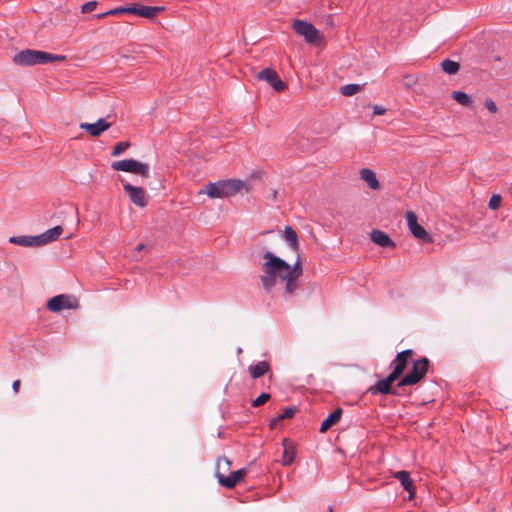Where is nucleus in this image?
<instances>
[{
	"instance_id": "obj_1",
	"label": "nucleus",
	"mask_w": 512,
	"mask_h": 512,
	"mask_svg": "<svg viewBox=\"0 0 512 512\" xmlns=\"http://www.w3.org/2000/svg\"><path fill=\"white\" fill-rule=\"evenodd\" d=\"M266 261L262 264L260 280L267 293H271L276 286L277 279L285 282V294L292 295L298 289V279L303 274V268L298 257L293 265L274 255L271 251L263 254Z\"/></svg>"
},
{
	"instance_id": "obj_2",
	"label": "nucleus",
	"mask_w": 512,
	"mask_h": 512,
	"mask_svg": "<svg viewBox=\"0 0 512 512\" xmlns=\"http://www.w3.org/2000/svg\"><path fill=\"white\" fill-rule=\"evenodd\" d=\"M65 56L56 55L45 51L25 49L13 56L14 64L18 66L43 65L50 62L63 61Z\"/></svg>"
},
{
	"instance_id": "obj_3",
	"label": "nucleus",
	"mask_w": 512,
	"mask_h": 512,
	"mask_svg": "<svg viewBox=\"0 0 512 512\" xmlns=\"http://www.w3.org/2000/svg\"><path fill=\"white\" fill-rule=\"evenodd\" d=\"M244 183L238 179H224L210 182L205 186V192L210 198H227L237 194Z\"/></svg>"
},
{
	"instance_id": "obj_4",
	"label": "nucleus",
	"mask_w": 512,
	"mask_h": 512,
	"mask_svg": "<svg viewBox=\"0 0 512 512\" xmlns=\"http://www.w3.org/2000/svg\"><path fill=\"white\" fill-rule=\"evenodd\" d=\"M224 466V468L228 469L231 465V462L226 457H219L216 463V477L218 479V482L229 489L234 488L241 480L243 479V476L246 474V469L242 468L236 471H232L229 476H225L224 474L220 473V469Z\"/></svg>"
},
{
	"instance_id": "obj_5",
	"label": "nucleus",
	"mask_w": 512,
	"mask_h": 512,
	"mask_svg": "<svg viewBox=\"0 0 512 512\" xmlns=\"http://www.w3.org/2000/svg\"><path fill=\"white\" fill-rule=\"evenodd\" d=\"M429 359L423 357L413 362L410 372L398 381L396 387L411 386L417 384L428 372Z\"/></svg>"
},
{
	"instance_id": "obj_6",
	"label": "nucleus",
	"mask_w": 512,
	"mask_h": 512,
	"mask_svg": "<svg viewBox=\"0 0 512 512\" xmlns=\"http://www.w3.org/2000/svg\"><path fill=\"white\" fill-rule=\"evenodd\" d=\"M111 167L115 171L129 172L144 178L149 177V165L132 158L113 162Z\"/></svg>"
},
{
	"instance_id": "obj_7",
	"label": "nucleus",
	"mask_w": 512,
	"mask_h": 512,
	"mask_svg": "<svg viewBox=\"0 0 512 512\" xmlns=\"http://www.w3.org/2000/svg\"><path fill=\"white\" fill-rule=\"evenodd\" d=\"M292 28L296 34L303 36L309 44H317L321 40L320 31L311 23L303 20H296L292 24Z\"/></svg>"
},
{
	"instance_id": "obj_8",
	"label": "nucleus",
	"mask_w": 512,
	"mask_h": 512,
	"mask_svg": "<svg viewBox=\"0 0 512 512\" xmlns=\"http://www.w3.org/2000/svg\"><path fill=\"white\" fill-rule=\"evenodd\" d=\"M79 307L78 299L73 295L59 294L50 298L47 302V308L52 312H59L63 309H77Z\"/></svg>"
},
{
	"instance_id": "obj_9",
	"label": "nucleus",
	"mask_w": 512,
	"mask_h": 512,
	"mask_svg": "<svg viewBox=\"0 0 512 512\" xmlns=\"http://www.w3.org/2000/svg\"><path fill=\"white\" fill-rule=\"evenodd\" d=\"M407 224L412 235L425 242L431 243L433 241L431 235L417 222V216L413 211H407L406 213Z\"/></svg>"
},
{
	"instance_id": "obj_10",
	"label": "nucleus",
	"mask_w": 512,
	"mask_h": 512,
	"mask_svg": "<svg viewBox=\"0 0 512 512\" xmlns=\"http://www.w3.org/2000/svg\"><path fill=\"white\" fill-rule=\"evenodd\" d=\"M414 354L412 349H407L399 352L395 359L391 362L390 368L392 369L390 375H392L396 380L403 374L405 369L408 366L409 358Z\"/></svg>"
},
{
	"instance_id": "obj_11",
	"label": "nucleus",
	"mask_w": 512,
	"mask_h": 512,
	"mask_svg": "<svg viewBox=\"0 0 512 512\" xmlns=\"http://www.w3.org/2000/svg\"><path fill=\"white\" fill-rule=\"evenodd\" d=\"M396 381V379L392 375H388L386 378L377 381L374 385L370 386L367 389V392L371 395L377 394H391V395H399L396 388L392 387V384Z\"/></svg>"
},
{
	"instance_id": "obj_12",
	"label": "nucleus",
	"mask_w": 512,
	"mask_h": 512,
	"mask_svg": "<svg viewBox=\"0 0 512 512\" xmlns=\"http://www.w3.org/2000/svg\"><path fill=\"white\" fill-rule=\"evenodd\" d=\"M257 78L266 81L275 91L281 92L286 88L285 83L280 79L277 72L271 68L262 69Z\"/></svg>"
},
{
	"instance_id": "obj_13",
	"label": "nucleus",
	"mask_w": 512,
	"mask_h": 512,
	"mask_svg": "<svg viewBox=\"0 0 512 512\" xmlns=\"http://www.w3.org/2000/svg\"><path fill=\"white\" fill-rule=\"evenodd\" d=\"M124 191L129 196V199L133 204H135L138 207H145L147 205V201L145 198V191L143 188L134 186L130 183H125L123 185Z\"/></svg>"
},
{
	"instance_id": "obj_14",
	"label": "nucleus",
	"mask_w": 512,
	"mask_h": 512,
	"mask_svg": "<svg viewBox=\"0 0 512 512\" xmlns=\"http://www.w3.org/2000/svg\"><path fill=\"white\" fill-rule=\"evenodd\" d=\"M111 124L104 118L98 119L95 123H81L80 128L87 131L91 136L98 137L110 128Z\"/></svg>"
},
{
	"instance_id": "obj_15",
	"label": "nucleus",
	"mask_w": 512,
	"mask_h": 512,
	"mask_svg": "<svg viewBox=\"0 0 512 512\" xmlns=\"http://www.w3.org/2000/svg\"><path fill=\"white\" fill-rule=\"evenodd\" d=\"M282 445L284 449L282 453L281 463L284 466H289L294 462L297 452L292 442H290V440L287 438L283 439Z\"/></svg>"
},
{
	"instance_id": "obj_16",
	"label": "nucleus",
	"mask_w": 512,
	"mask_h": 512,
	"mask_svg": "<svg viewBox=\"0 0 512 512\" xmlns=\"http://www.w3.org/2000/svg\"><path fill=\"white\" fill-rule=\"evenodd\" d=\"M371 240L382 248L395 247V243L392 241L390 236L381 230H373L371 232Z\"/></svg>"
},
{
	"instance_id": "obj_17",
	"label": "nucleus",
	"mask_w": 512,
	"mask_h": 512,
	"mask_svg": "<svg viewBox=\"0 0 512 512\" xmlns=\"http://www.w3.org/2000/svg\"><path fill=\"white\" fill-rule=\"evenodd\" d=\"M393 477L400 481L403 488L409 492V498L411 499L414 495V485L409 472L405 470L397 471Z\"/></svg>"
},
{
	"instance_id": "obj_18",
	"label": "nucleus",
	"mask_w": 512,
	"mask_h": 512,
	"mask_svg": "<svg viewBox=\"0 0 512 512\" xmlns=\"http://www.w3.org/2000/svg\"><path fill=\"white\" fill-rule=\"evenodd\" d=\"M164 10V6H145L139 3L137 15L143 18L153 19Z\"/></svg>"
},
{
	"instance_id": "obj_19",
	"label": "nucleus",
	"mask_w": 512,
	"mask_h": 512,
	"mask_svg": "<svg viewBox=\"0 0 512 512\" xmlns=\"http://www.w3.org/2000/svg\"><path fill=\"white\" fill-rule=\"evenodd\" d=\"M270 370V364L267 361H260L256 364H251L248 367V372L253 379H258L265 375Z\"/></svg>"
},
{
	"instance_id": "obj_20",
	"label": "nucleus",
	"mask_w": 512,
	"mask_h": 512,
	"mask_svg": "<svg viewBox=\"0 0 512 512\" xmlns=\"http://www.w3.org/2000/svg\"><path fill=\"white\" fill-rule=\"evenodd\" d=\"M343 410L341 408H337L328 417L321 423L320 432H327L333 425H335L342 417Z\"/></svg>"
},
{
	"instance_id": "obj_21",
	"label": "nucleus",
	"mask_w": 512,
	"mask_h": 512,
	"mask_svg": "<svg viewBox=\"0 0 512 512\" xmlns=\"http://www.w3.org/2000/svg\"><path fill=\"white\" fill-rule=\"evenodd\" d=\"M360 178L367 183L369 188L377 190L380 187L379 181L373 170L369 168H363L360 170Z\"/></svg>"
},
{
	"instance_id": "obj_22",
	"label": "nucleus",
	"mask_w": 512,
	"mask_h": 512,
	"mask_svg": "<svg viewBox=\"0 0 512 512\" xmlns=\"http://www.w3.org/2000/svg\"><path fill=\"white\" fill-rule=\"evenodd\" d=\"M283 237L291 247L293 251L299 250L298 236L295 230L291 226H285L283 231Z\"/></svg>"
},
{
	"instance_id": "obj_23",
	"label": "nucleus",
	"mask_w": 512,
	"mask_h": 512,
	"mask_svg": "<svg viewBox=\"0 0 512 512\" xmlns=\"http://www.w3.org/2000/svg\"><path fill=\"white\" fill-rule=\"evenodd\" d=\"M451 97L460 105L465 107H471L473 104V98L465 92L453 91Z\"/></svg>"
},
{
	"instance_id": "obj_24",
	"label": "nucleus",
	"mask_w": 512,
	"mask_h": 512,
	"mask_svg": "<svg viewBox=\"0 0 512 512\" xmlns=\"http://www.w3.org/2000/svg\"><path fill=\"white\" fill-rule=\"evenodd\" d=\"M62 232H63L62 226L57 225V226H54L53 228L48 229L47 231H45L42 234L44 236L45 242L47 244H49V243L57 240L60 237V235L62 234Z\"/></svg>"
},
{
	"instance_id": "obj_25",
	"label": "nucleus",
	"mask_w": 512,
	"mask_h": 512,
	"mask_svg": "<svg viewBox=\"0 0 512 512\" xmlns=\"http://www.w3.org/2000/svg\"><path fill=\"white\" fill-rule=\"evenodd\" d=\"M443 71L449 75L456 74L460 69V64L456 61L445 59L441 62Z\"/></svg>"
},
{
	"instance_id": "obj_26",
	"label": "nucleus",
	"mask_w": 512,
	"mask_h": 512,
	"mask_svg": "<svg viewBox=\"0 0 512 512\" xmlns=\"http://www.w3.org/2000/svg\"><path fill=\"white\" fill-rule=\"evenodd\" d=\"M362 86L363 85L359 84H347L340 88V92L344 96H353L354 94L361 90Z\"/></svg>"
},
{
	"instance_id": "obj_27",
	"label": "nucleus",
	"mask_w": 512,
	"mask_h": 512,
	"mask_svg": "<svg viewBox=\"0 0 512 512\" xmlns=\"http://www.w3.org/2000/svg\"><path fill=\"white\" fill-rule=\"evenodd\" d=\"M9 242L23 247H32L30 236H12L9 238Z\"/></svg>"
},
{
	"instance_id": "obj_28",
	"label": "nucleus",
	"mask_w": 512,
	"mask_h": 512,
	"mask_svg": "<svg viewBox=\"0 0 512 512\" xmlns=\"http://www.w3.org/2000/svg\"><path fill=\"white\" fill-rule=\"evenodd\" d=\"M296 407H286L281 414L278 415L276 419H273L272 424L277 421H281L284 419L292 418L296 413Z\"/></svg>"
},
{
	"instance_id": "obj_29",
	"label": "nucleus",
	"mask_w": 512,
	"mask_h": 512,
	"mask_svg": "<svg viewBox=\"0 0 512 512\" xmlns=\"http://www.w3.org/2000/svg\"><path fill=\"white\" fill-rule=\"evenodd\" d=\"M130 147V143L127 142V141H121V142H118L114 147H113V150H112V153L111 155L116 157V156H119L121 155L125 150H127L128 148Z\"/></svg>"
},
{
	"instance_id": "obj_30",
	"label": "nucleus",
	"mask_w": 512,
	"mask_h": 512,
	"mask_svg": "<svg viewBox=\"0 0 512 512\" xmlns=\"http://www.w3.org/2000/svg\"><path fill=\"white\" fill-rule=\"evenodd\" d=\"M124 13H125V7L121 6V7H117V8L108 10V11L103 12V13L96 14V15H94V17L97 18V19H101V18H104V17H106L108 15H118V14H124Z\"/></svg>"
},
{
	"instance_id": "obj_31",
	"label": "nucleus",
	"mask_w": 512,
	"mask_h": 512,
	"mask_svg": "<svg viewBox=\"0 0 512 512\" xmlns=\"http://www.w3.org/2000/svg\"><path fill=\"white\" fill-rule=\"evenodd\" d=\"M270 399V394L268 393H261L256 399L253 400L252 406L253 407H259L266 403Z\"/></svg>"
},
{
	"instance_id": "obj_32",
	"label": "nucleus",
	"mask_w": 512,
	"mask_h": 512,
	"mask_svg": "<svg viewBox=\"0 0 512 512\" xmlns=\"http://www.w3.org/2000/svg\"><path fill=\"white\" fill-rule=\"evenodd\" d=\"M500 205H501V196L493 195L489 200L488 207L491 210H496L500 207Z\"/></svg>"
},
{
	"instance_id": "obj_33",
	"label": "nucleus",
	"mask_w": 512,
	"mask_h": 512,
	"mask_svg": "<svg viewBox=\"0 0 512 512\" xmlns=\"http://www.w3.org/2000/svg\"><path fill=\"white\" fill-rule=\"evenodd\" d=\"M30 240L32 242V247H40L47 244L45 242L43 234L30 236Z\"/></svg>"
},
{
	"instance_id": "obj_34",
	"label": "nucleus",
	"mask_w": 512,
	"mask_h": 512,
	"mask_svg": "<svg viewBox=\"0 0 512 512\" xmlns=\"http://www.w3.org/2000/svg\"><path fill=\"white\" fill-rule=\"evenodd\" d=\"M98 5L97 1H89L82 5L81 11L82 13H90L92 12Z\"/></svg>"
},
{
	"instance_id": "obj_35",
	"label": "nucleus",
	"mask_w": 512,
	"mask_h": 512,
	"mask_svg": "<svg viewBox=\"0 0 512 512\" xmlns=\"http://www.w3.org/2000/svg\"><path fill=\"white\" fill-rule=\"evenodd\" d=\"M485 107L487 108V110L493 114H495L497 111H498V108H497V105L495 104V102L490 99V98H487L485 100Z\"/></svg>"
},
{
	"instance_id": "obj_36",
	"label": "nucleus",
	"mask_w": 512,
	"mask_h": 512,
	"mask_svg": "<svg viewBox=\"0 0 512 512\" xmlns=\"http://www.w3.org/2000/svg\"><path fill=\"white\" fill-rule=\"evenodd\" d=\"M145 248V245L143 243L138 244L135 247V250L132 254V258L136 261H138L140 258L138 257V254Z\"/></svg>"
},
{
	"instance_id": "obj_37",
	"label": "nucleus",
	"mask_w": 512,
	"mask_h": 512,
	"mask_svg": "<svg viewBox=\"0 0 512 512\" xmlns=\"http://www.w3.org/2000/svg\"><path fill=\"white\" fill-rule=\"evenodd\" d=\"M138 4L139 3H135V4L131 5V6H126L125 7V13L137 15Z\"/></svg>"
},
{
	"instance_id": "obj_38",
	"label": "nucleus",
	"mask_w": 512,
	"mask_h": 512,
	"mask_svg": "<svg viewBox=\"0 0 512 512\" xmlns=\"http://www.w3.org/2000/svg\"><path fill=\"white\" fill-rule=\"evenodd\" d=\"M373 113L375 115H384L386 113V109L382 106H379V105H375L373 107Z\"/></svg>"
},
{
	"instance_id": "obj_39",
	"label": "nucleus",
	"mask_w": 512,
	"mask_h": 512,
	"mask_svg": "<svg viewBox=\"0 0 512 512\" xmlns=\"http://www.w3.org/2000/svg\"><path fill=\"white\" fill-rule=\"evenodd\" d=\"M20 385H21L20 380H15V381L12 383V389H13V391H14L15 393H18V392H19Z\"/></svg>"
},
{
	"instance_id": "obj_40",
	"label": "nucleus",
	"mask_w": 512,
	"mask_h": 512,
	"mask_svg": "<svg viewBox=\"0 0 512 512\" xmlns=\"http://www.w3.org/2000/svg\"><path fill=\"white\" fill-rule=\"evenodd\" d=\"M276 195H277V192L274 191L273 194H272V197L276 198Z\"/></svg>"
},
{
	"instance_id": "obj_41",
	"label": "nucleus",
	"mask_w": 512,
	"mask_h": 512,
	"mask_svg": "<svg viewBox=\"0 0 512 512\" xmlns=\"http://www.w3.org/2000/svg\"><path fill=\"white\" fill-rule=\"evenodd\" d=\"M329 512H333V511H332V508H330V509H329Z\"/></svg>"
}]
</instances>
